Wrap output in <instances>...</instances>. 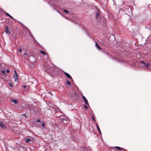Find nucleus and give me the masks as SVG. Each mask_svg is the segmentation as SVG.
Listing matches in <instances>:
<instances>
[{
  "instance_id": "f257e3e1",
  "label": "nucleus",
  "mask_w": 151,
  "mask_h": 151,
  "mask_svg": "<svg viewBox=\"0 0 151 151\" xmlns=\"http://www.w3.org/2000/svg\"><path fill=\"white\" fill-rule=\"evenodd\" d=\"M96 18L99 21V22L101 23L100 24L103 25L105 23V20L104 19L103 17L101 15H100L99 12H97L96 14Z\"/></svg>"
},
{
  "instance_id": "f03ea898",
  "label": "nucleus",
  "mask_w": 151,
  "mask_h": 151,
  "mask_svg": "<svg viewBox=\"0 0 151 151\" xmlns=\"http://www.w3.org/2000/svg\"><path fill=\"white\" fill-rule=\"evenodd\" d=\"M13 78L14 79V81L16 82H18V77L17 74L14 75L13 76Z\"/></svg>"
},
{
  "instance_id": "7ed1b4c3",
  "label": "nucleus",
  "mask_w": 151,
  "mask_h": 151,
  "mask_svg": "<svg viewBox=\"0 0 151 151\" xmlns=\"http://www.w3.org/2000/svg\"><path fill=\"white\" fill-rule=\"evenodd\" d=\"M64 74H65V76L67 77L68 78L70 79V80H73L72 77L70 76L68 73H66V72H65L64 73Z\"/></svg>"
},
{
  "instance_id": "20e7f679",
  "label": "nucleus",
  "mask_w": 151,
  "mask_h": 151,
  "mask_svg": "<svg viewBox=\"0 0 151 151\" xmlns=\"http://www.w3.org/2000/svg\"><path fill=\"white\" fill-rule=\"evenodd\" d=\"M82 97L85 103L87 105H89V104L88 102V101L86 97L84 96H83Z\"/></svg>"
},
{
  "instance_id": "39448f33",
  "label": "nucleus",
  "mask_w": 151,
  "mask_h": 151,
  "mask_svg": "<svg viewBox=\"0 0 151 151\" xmlns=\"http://www.w3.org/2000/svg\"><path fill=\"white\" fill-rule=\"evenodd\" d=\"M5 32L6 34L9 35L10 33V32L9 30L8 27L7 26H6L5 27Z\"/></svg>"
},
{
  "instance_id": "423d86ee",
  "label": "nucleus",
  "mask_w": 151,
  "mask_h": 151,
  "mask_svg": "<svg viewBox=\"0 0 151 151\" xmlns=\"http://www.w3.org/2000/svg\"><path fill=\"white\" fill-rule=\"evenodd\" d=\"M115 148L117 149L118 150H119L122 151H127L126 150L123 148H122L118 146H115L114 147Z\"/></svg>"
},
{
  "instance_id": "0eeeda50",
  "label": "nucleus",
  "mask_w": 151,
  "mask_h": 151,
  "mask_svg": "<svg viewBox=\"0 0 151 151\" xmlns=\"http://www.w3.org/2000/svg\"><path fill=\"white\" fill-rule=\"evenodd\" d=\"M10 101L12 102H13V103H14L15 104H17L18 103V101L16 99H11L10 100Z\"/></svg>"
},
{
  "instance_id": "6e6552de",
  "label": "nucleus",
  "mask_w": 151,
  "mask_h": 151,
  "mask_svg": "<svg viewBox=\"0 0 151 151\" xmlns=\"http://www.w3.org/2000/svg\"><path fill=\"white\" fill-rule=\"evenodd\" d=\"M0 127L3 129H5L6 127L5 125L1 122H0Z\"/></svg>"
},
{
  "instance_id": "1a4fd4ad",
  "label": "nucleus",
  "mask_w": 151,
  "mask_h": 151,
  "mask_svg": "<svg viewBox=\"0 0 151 151\" xmlns=\"http://www.w3.org/2000/svg\"><path fill=\"white\" fill-rule=\"evenodd\" d=\"M95 46L99 50H101V48L99 46L98 44L96 42Z\"/></svg>"
},
{
  "instance_id": "9d476101",
  "label": "nucleus",
  "mask_w": 151,
  "mask_h": 151,
  "mask_svg": "<svg viewBox=\"0 0 151 151\" xmlns=\"http://www.w3.org/2000/svg\"><path fill=\"white\" fill-rule=\"evenodd\" d=\"M96 126L97 128V129H98V131L100 133V134H101V131L99 127L98 126V125L97 124L96 125Z\"/></svg>"
},
{
  "instance_id": "9b49d317",
  "label": "nucleus",
  "mask_w": 151,
  "mask_h": 151,
  "mask_svg": "<svg viewBox=\"0 0 151 151\" xmlns=\"http://www.w3.org/2000/svg\"><path fill=\"white\" fill-rule=\"evenodd\" d=\"M150 65V64L149 63H147L145 64V68H146L147 69L149 67Z\"/></svg>"
},
{
  "instance_id": "f8f14e48",
  "label": "nucleus",
  "mask_w": 151,
  "mask_h": 151,
  "mask_svg": "<svg viewBox=\"0 0 151 151\" xmlns=\"http://www.w3.org/2000/svg\"><path fill=\"white\" fill-rule=\"evenodd\" d=\"M31 140V139H30L29 138H27L26 139L25 141L26 142H28L29 141H30Z\"/></svg>"
},
{
  "instance_id": "ddd939ff",
  "label": "nucleus",
  "mask_w": 151,
  "mask_h": 151,
  "mask_svg": "<svg viewBox=\"0 0 151 151\" xmlns=\"http://www.w3.org/2000/svg\"><path fill=\"white\" fill-rule=\"evenodd\" d=\"M63 11L65 12L66 13H70V12L68 11H67L66 10H65V9H64L63 10Z\"/></svg>"
},
{
  "instance_id": "4468645a",
  "label": "nucleus",
  "mask_w": 151,
  "mask_h": 151,
  "mask_svg": "<svg viewBox=\"0 0 151 151\" xmlns=\"http://www.w3.org/2000/svg\"><path fill=\"white\" fill-rule=\"evenodd\" d=\"M42 127L43 128H44L45 127V124L44 122H43L42 123Z\"/></svg>"
},
{
  "instance_id": "2eb2a0df",
  "label": "nucleus",
  "mask_w": 151,
  "mask_h": 151,
  "mask_svg": "<svg viewBox=\"0 0 151 151\" xmlns=\"http://www.w3.org/2000/svg\"><path fill=\"white\" fill-rule=\"evenodd\" d=\"M40 52L41 53L43 54V55H45V52L44 51H43L41 50L40 51Z\"/></svg>"
},
{
  "instance_id": "dca6fc26",
  "label": "nucleus",
  "mask_w": 151,
  "mask_h": 151,
  "mask_svg": "<svg viewBox=\"0 0 151 151\" xmlns=\"http://www.w3.org/2000/svg\"><path fill=\"white\" fill-rule=\"evenodd\" d=\"M66 83L68 85H70V82L69 80L66 81Z\"/></svg>"
},
{
  "instance_id": "f3484780",
  "label": "nucleus",
  "mask_w": 151,
  "mask_h": 151,
  "mask_svg": "<svg viewBox=\"0 0 151 151\" xmlns=\"http://www.w3.org/2000/svg\"><path fill=\"white\" fill-rule=\"evenodd\" d=\"M141 63L143 65H145V62L143 61H142L141 62Z\"/></svg>"
},
{
  "instance_id": "a211bd4d",
  "label": "nucleus",
  "mask_w": 151,
  "mask_h": 151,
  "mask_svg": "<svg viewBox=\"0 0 151 151\" xmlns=\"http://www.w3.org/2000/svg\"><path fill=\"white\" fill-rule=\"evenodd\" d=\"M5 14H6V15L9 17V16H10V15L8 13H5Z\"/></svg>"
},
{
  "instance_id": "6ab92c4d",
  "label": "nucleus",
  "mask_w": 151,
  "mask_h": 151,
  "mask_svg": "<svg viewBox=\"0 0 151 151\" xmlns=\"http://www.w3.org/2000/svg\"><path fill=\"white\" fill-rule=\"evenodd\" d=\"M9 85L10 87H12L13 86L12 84L11 83H9Z\"/></svg>"
},
{
  "instance_id": "aec40b11",
  "label": "nucleus",
  "mask_w": 151,
  "mask_h": 151,
  "mask_svg": "<svg viewBox=\"0 0 151 151\" xmlns=\"http://www.w3.org/2000/svg\"><path fill=\"white\" fill-rule=\"evenodd\" d=\"M1 72L3 74H5V72L4 70H2L1 71Z\"/></svg>"
},
{
  "instance_id": "412c9836",
  "label": "nucleus",
  "mask_w": 151,
  "mask_h": 151,
  "mask_svg": "<svg viewBox=\"0 0 151 151\" xmlns=\"http://www.w3.org/2000/svg\"><path fill=\"white\" fill-rule=\"evenodd\" d=\"M83 150H84V151H85V150H86V147H83Z\"/></svg>"
},
{
  "instance_id": "4be33fe9",
  "label": "nucleus",
  "mask_w": 151,
  "mask_h": 151,
  "mask_svg": "<svg viewBox=\"0 0 151 151\" xmlns=\"http://www.w3.org/2000/svg\"><path fill=\"white\" fill-rule=\"evenodd\" d=\"M19 51L20 53H21L22 52V50L21 49H19Z\"/></svg>"
},
{
  "instance_id": "5701e85b",
  "label": "nucleus",
  "mask_w": 151,
  "mask_h": 151,
  "mask_svg": "<svg viewBox=\"0 0 151 151\" xmlns=\"http://www.w3.org/2000/svg\"><path fill=\"white\" fill-rule=\"evenodd\" d=\"M84 107L86 109H87L88 108L87 106L86 105L84 106Z\"/></svg>"
},
{
  "instance_id": "b1692460",
  "label": "nucleus",
  "mask_w": 151,
  "mask_h": 151,
  "mask_svg": "<svg viewBox=\"0 0 151 151\" xmlns=\"http://www.w3.org/2000/svg\"><path fill=\"white\" fill-rule=\"evenodd\" d=\"M36 122H40V120L39 119H37L36 120Z\"/></svg>"
},
{
  "instance_id": "393cba45",
  "label": "nucleus",
  "mask_w": 151,
  "mask_h": 151,
  "mask_svg": "<svg viewBox=\"0 0 151 151\" xmlns=\"http://www.w3.org/2000/svg\"><path fill=\"white\" fill-rule=\"evenodd\" d=\"M9 72H10L9 70H8V69H7V70H6V72L7 73H9Z\"/></svg>"
},
{
  "instance_id": "a878e982",
  "label": "nucleus",
  "mask_w": 151,
  "mask_h": 151,
  "mask_svg": "<svg viewBox=\"0 0 151 151\" xmlns=\"http://www.w3.org/2000/svg\"><path fill=\"white\" fill-rule=\"evenodd\" d=\"M14 73H15V75H16V74H17V71L16 70H15L14 71Z\"/></svg>"
},
{
  "instance_id": "bb28decb",
  "label": "nucleus",
  "mask_w": 151,
  "mask_h": 151,
  "mask_svg": "<svg viewBox=\"0 0 151 151\" xmlns=\"http://www.w3.org/2000/svg\"><path fill=\"white\" fill-rule=\"evenodd\" d=\"M9 17H10L12 19H14L13 18L12 16H11V15H10V16H9Z\"/></svg>"
},
{
  "instance_id": "cd10ccee",
  "label": "nucleus",
  "mask_w": 151,
  "mask_h": 151,
  "mask_svg": "<svg viewBox=\"0 0 151 151\" xmlns=\"http://www.w3.org/2000/svg\"><path fill=\"white\" fill-rule=\"evenodd\" d=\"M92 118L93 119V120H94V118L93 117V116H92Z\"/></svg>"
},
{
  "instance_id": "c85d7f7f",
  "label": "nucleus",
  "mask_w": 151,
  "mask_h": 151,
  "mask_svg": "<svg viewBox=\"0 0 151 151\" xmlns=\"http://www.w3.org/2000/svg\"><path fill=\"white\" fill-rule=\"evenodd\" d=\"M26 55H27V54H26V53H25L24 54V56H26Z\"/></svg>"
},
{
  "instance_id": "c756f323",
  "label": "nucleus",
  "mask_w": 151,
  "mask_h": 151,
  "mask_svg": "<svg viewBox=\"0 0 151 151\" xmlns=\"http://www.w3.org/2000/svg\"><path fill=\"white\" fill-rule=\"evenodd\" d=\"M23 87L24 88H25V87H26V86H25V85H23Z\"/></svg>"
},
{
  "instance_id": "7c9ffc66",
  "label": "nucleus",
  "mask_w": 151,
  "mask_h": 151,
  "mask_svg": "<svg viewBox=\"0 0 151 151\" xmlns=\"http://www.w3.org/2000/svg\"><path fill=\"white\" fill-rule=\"evenodd\" d=\"M88 150H89V148H88Z\"/></svg>"
}]
</instances>
